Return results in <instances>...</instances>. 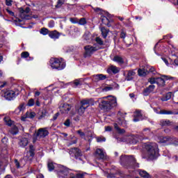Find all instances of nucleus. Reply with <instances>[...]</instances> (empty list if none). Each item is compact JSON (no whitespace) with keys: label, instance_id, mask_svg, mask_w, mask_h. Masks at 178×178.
I'll return each instance as SVG.
<instances>
[{"label":"nucleus","instance_id":"obj_1","mask_svg":"<svg viewBox=\"0 0 178 178\" xmlns=\"http://www.w3.org/2000/svg\"><path fill=\"white\" fill-rule=\"evenodd\" d=\"M144 152L142 154V158L144 159H156L159 155V149L158 145L155 143H147L143 146Z\"/></svg>","mask_w":178,"mask_h":178},{"label":"nucleus","instance_id":"obj_2","mask_svg":"<svg viewBox=\"0 0 178 178\" xmlns=\"http://www.w3.org/2000/svg\"><path fill=\"white\" fill-rule=\"evenodd\" d=\"M98 102H99V108L105 112L111 111V108L118 106V100L116 99V97L113 96H107L100 98L98 99Z\"/></svg>","mask_w":178,"mask_h":178},{"label":"nucleus","instance_id":"obj_3","mask_svg":"<svg viewBox=\"0 0 178 178\" xmlns=\"http://www.w3.org/2000/svg\"><path fill=\"white\" fill-rule=\"evenodd\" d=\"M120 163L122 166L126 169H135L139 168L138 163H136V159L133 156L122 155L120 159Z\"/></svg>","mask_w":178,"mask_h":178},{"label":"nucleus","instance_id":"obj_4","mask_svg":"<svg viewBox=\"0 0 178 178\" xmlns=\"http://www.w3.org/2000/svg\"><path fill=\"white\" fill-rule=\"evenodd\" d=\"M84 175L86 173H79L76 174V177H74V174L70 170L62 165H60L58 171V177L59 178H84Z\"/></svg>","mask_w":178,"mask_h":178},{"label":"nucleus","instance_id":"obj_5","mask_svg":"<svg viewBox=\"0 0 178 178\" xmlns=\"http://www.w3.org/2000/svg\"><path fill=\"white\" fill-rule=\"evenodd\" d=\"M49 63L52 69H56L57 70H63L66 67V63L63 58H51Z\"/></svg>","mask_w":178,"mask_h":178},{"label":"nucleus","instance_id":"obj_6","mask_svg":"<svg viewBox=\"0 0 178 178\" xmlns=\"http://www.w3.org/2000/svg\"><path fill=\"white\" fill-rule=\"evenodd\" d=\"M168 80L173 81V80H175V78L170 76L163 75L162 78H156V84L160 86L161 87H165V83H166V81H168Z\"/></svg>","mask_w":178,"mask_h":178},{"label":"nucleus","instance_id":"obj_7","mask_svg":"<svg viewBox=\"0 0 178 178\" xmlns=\"http://www.w3.org/2000/svg\"><path fill=\"white\" fill-rule=\"evenodd\" d=\"M35 151V148H34V146L30 145L29 151L26 152V156H24V159L25 161H33V158H34V156L35 155V153L34 152Z\"/></svg>","mask_w":178,"mask_h":178},{"label":"nucleus","instance_id":"obj_8","mask_svg":"<svg viewBox=\"0 0 178 178\" xmlns=\"http://www.w3.org/2000/svg\"><path fill=\"white\" fill-rule=\"evenodd\" d=\"M84 49H85L84 57L88 58V56H91V55H92V54H94V52L97 51V47L88 45L84 47Z\"/></svg>","mask_w":178,"mask_h":178},{"label":"nucleus","instance_id":"obj_9","mask_svg":"<svg viewBox=\"0 0 178 178\" xmlns=\"http://www.w3.org/2000/svg\"><path fill=\"white\" fill-rule=\"evenodd\" d=\"M30 10H31L29 7H26L25 8V10L23 9V8H19V12H20L19 16H20V17L22 18V19H25L26 20L29 19V13H30Z\"/></svg>","mask_w":178,"mask_h":178},{"label":"nucleus","instance_id":"obj_10","mask_svg":"<svg viewBox=\"0 0 178 178\" xmlns=\"http://www.w3.org/2000/svg\"><path fill=\"white\" fill-rule=\"evenodd\" d=\"M48 134H49V132H48L47 128H40L38 130L36 136L39 137V138H44V137H47Z\"/></svg>","mask_w":178,"mask_h":178},{"label":"nucleus","instance_id":"obj_11","mask_svg":"<svg viewBox=\"0 0 178 178\" xmlns=\"http://www.w3.org/2000/svg\"><path fill=\"white\" fill-rule=\"evenodd\" d=\"M95 104L94 99H84L81 101V104L82 106H85V108H88V106H93Z\"/></svg>","mask_w":178,"mask_h":178},{"label":"nucleus","instance_id":"obj_12","mask_svg":"<svg viewBox=\"0 0 178 178\" xmlns=\"http://www.w3.org/2000/svg\"><path fill=\"white\" fill-rule=\"evenodd\" d=\"M70 109H72V106L67 104H64L60 107V111L63 115H67L70 112Z\"/></svg>","mask_w":178,"mask_h":178},{"label":"nucleus","instance_id":"obj_13","mask_svg":"<svg viewBox=\"0 0 178 178\" xmlns=\"http://www.w3.org/2000/svg\"><path fill=\"white\" fill-rule=\"evenodd\" d=\"M69 154L71 156L79 158V156H81V150L77 147H74L70 150Z\"/></svg>","mask_w":178,"mask_h":178},{"label":"nucleus","instance_id":"obj_14","mask_svg":"<svg viewBox=\"0 0 178 178\" xmlns=\"http://www.w3.org/2000/svg\"><path fill=\"white\" fill-rule=\"evenodd\" d=\"M154 111L156 113L159 115H178V113L173 112L172 111L161 110L158 111V108H154Z\"/></svg>","mask_w":178,"mask_h":178},{"label":"nucleus","instance_id":"obj_15","mask_svg":"<svg viewBox=\"0 0 178 178\" xmlns=\"http://www.w3.org/2000/svg\"><path fill=\"white\" fill-rule=\"evenodd\" d=\"M19 147L22 148H24L29 145V138L26 137H22L19 139V141L18 143Z\"/></svg>","mask_w":178,"mask_h":178},{"label":"nucleus","instance_id":"obj_16","mask_svg":"<svg viewBox=\"0 0 178 178\" xmlns=\"http://www.w3.org/2000/svg\"><path fill=\"white\" fill-rule=\"evenodd\" d=\"M35 117V113L34 112H26V115L21 118L22 122H26V119H33Z\"/></svg>","mask_w":178,"mask_h":178},{"label":"nucleus","instance_id":"obj_17","mask_svg":"<svg viewBox=\"0 0 178 178\" xmlns=\"http://www.w3.org/2000/svg\"><path fill=\"white\" fill-rule=\"evenodd\" d=\"M96 158L97 159H106L105 152L101 149H97L96 150Z\"/></svg>","mask_w":178,"mask_h":178},{"label":"nucleus","instance_id":"obj_18","mask_svg":"<svg viewBox=\"0 0 178 178\" xmlns=\"http://www.w3.org/2000/svg\"><path fill=\"white\" fill-rule=\"evenodd\" d=\"M15 96L16 93L13 90L6 92L4 95L6 99H8V101H10L12 99L15 98Z\"/></svg>","mask_w":178,"mask_h":178},{"label":"nucleus","instance_id":"obj_19","mask_svg":"<svg viewBox=\"0 0 178 178\" xmlns=\"http://www.w3.org/2000/svg\"><path fill=\"white\" fill-rule=\"evenodd\" d=\"M143 115L141 114V111H136L134 113V122H140V120H142Z\"/></svg>","mask_w":178,"mask_h":178},{"label":"nucleus","instance_id":"obj_20","mask_svg":"<svg viewBox=\"0 0 178 178\" xmlns=\"http://www.w3.org/2000/svg\"><path fill=\"white\" fill-rule=\"evenodd\" d=\"M154 90H155V86L154 85L149 86L148 88H147L146 89L144 90L143 95H145V97L149 95L150 92H152V91H154Z\"/></svg>","mask_w":178,"mask_h":178},{"label":"nucleus","instance_id":"obj_21","mask_svg":"<svg viewBox=\"0 0 178 178\" xmlns=\"http://www.w3.org/2000/svg\"><path fill=\"white\" fill-rule=\"evenodd\" d=\"M106 79V75H104L102 74H99L93 76V80L96 83H98V81H101V80H105Z\"/></svg>","mask_w":178,"mask_h":178},{"label":"nucleus","instance_id":"obj_22","mask_svg":"<svg viewBox=\"0 0 178 178\" xmlns=\"http://www.w3.org/2000/svg\"><path fill=\"white\" fill-rule=\"evenodd\" d=\"M56 166H58V169L56 170L57 172V175H58V172L59 170V168L61 165H58L56 164H54V163H52V161H49V163L47 164V167H48L49 172H52V170H54V169H55V168H56Z\"/></svg>","mask_w":178,"mask_h":178},{"label":"nucleus","instance_id":"obj_23","mask_svg":"<svg viewBox=\"0 0 178 178\" xmlns=\"http://www.w3.org/2000/svg\"><path fill=\"white\" fill-rule=\"evenodd\" d=\"M49 37H50V38H52L53 40H58V38L60 37V33H59V32L56 31H53L49 33Z\"/></svg>","mask_w":178,"mask_h":178},{"label":"nucleus","instance_id":"obj_24","mask_svg":"<svg viewBox=\"0 0 178 178\" xmlns=\"http://www.w3.org/2000/svg\"><path fill=\"white\" fill-rule=\"evenodd\" d=\"M134 76H136V72H134V70H129L127 72L126 80L127 81H130L133 80V77H134Z\"/></svg>","mask_w":178,"mask_h":178},{"label":"nucleus","instance_id":"obj_25","mask_svg":"<svg viewBox=\"0 0 178 178\" xmlns=\"http://www.w3.org/2000/svg\"><path fill=\"white\" fill-rule=\"evenodd\" d=\"M108 73L110 72H112V73H113L114 74H116L118 73H119V72H120V68L114 66V65H111V67H109L108 70Z\"/></svg>","mask_w":178,"mask_h":178},{"label":"nucleus","instance_id":"obj_26","mask_svg":"<svg viewBox=\"0 0 178 178\" xmlns=\"http://www.w3.org/2000/svg\"><path fill=\"white\" fill-rule=\"evenodd\" d=\"M24 111V104H21L17 108L15 109V115H20L22 112Z\"/></svg>","mask_w":178,"mask_h":178},{"label":"nucleus","instance_id":"obj_27","mask_svg":"<svg viewBox=\"0 0 178 178\" xmlns=\"http://www.w3.org/2000/svg\"><path fill=\"white\" fill-rule=\"evenodd\" d=\"M138 172H139V175L141 177L151 178V175H149V174H148V172H147V171L143 170H139Z\"/></svg>","mask_w":178,"mask_h":178},{"label":"nucleus","instance_id":"obj_28","mask_svg":"<svg viewBox=\"0 0 178 178\" xmlns=\"http://www.w3.org/2000/svg\"><path fill=\"white\" fill-rule=\"evenodd\" d=\"M21 58L24 59H27V58H29V59H27V60H33V58L30 57V53H29V51H23L21 54Z\"/></svg>","mask_w":178,"mask_h":178},{"label":"nucleus","instance_id":"obj_29","mask_svg":"<svg viewBox=\"0 0 178 178\" xmlns=\"http://www.w3.org/2000/svg\"><path fill=\"white\" fill-rule=\"evenodd\" d=\"M148 73V70L145 68H140L138 70V74L140 76H145V75Z\"/></svg>","mask_w":178,"mask_h":178},{"label":"nucleus","instance_id":"obj_30","mask_svg":"<svg viewBox=\"0 0 178 178\" xmlns=\"http://www.w3.org/2000/svg\"><path fill=\"white\" fill-rule=\"evenodd\" d=\"M113 60L114 62H117V63H119V65H123L124 63V61L123 60V58L119 56H115Z\"/></svg>","mask_w":178,"mask_h":178},{"label":"nucleus","instance_id":"obj_31","mask_svg":"<svg viewBox=\"0 0 178 178\" xmlns=\"http://www.w3.org/2000/svg\"><path fill=\"white\" fill-rule=\"evenodd\" d=\"M101 31L102 37L106 38V37H108V34L109 33V29H106L105 27H102Z\"/></svg>","mask_w":178,"mask_h":178},{"label":"nucleus","instance_id":"obj_32","mask_svg":"<svg viewBox=\"0 0 178 178\" xmlns=\"http://www.w3.org/2000/svg\"><path fill=\"white\" fill-rule=\"evenodd\" d=\"M114 129H116L119 134H124V133H126V131L124 129H120L119 125H118L116 123L114 124Z\"/></svg>","mask_w":178,"mask_h":178},{"label":"nucleus","instance_id":"obj_33","mask_svg":"<svg viewBox=\"0 0 178 178\" xmlns=\"http://www.w3.org/2000/svg\"><path fill=\"white\" fill-rule=\"evenodd\" d=\"M172 122H170V120H161L160 121L161 126H170Z\"/></svg>","mask_w":178,"mask_h":178},{"label":"nucleus","instance_id":"obj_34","mask_svg":"<svg viewBox=\"0 0 178 178\" xmlns=\"http://www.w3.org/2000/svg\"><path fill=\"white\" fill-rule=\"evenodd\" d=\"M101 20L103 24H105L106 26H108L109 27V19L105 17V16H102L101 17Z\"/></svg>","mask_w":178,"mask_h":178},{"label":"nucleus","instance_id":"obj_35","mask_svg":"<svg viewBox=\"0 0 178 178\" xmlns=\"http://www.w3.org/2000/svg\"><path fill=\"white\" fill-rule=\"evenodd\" d=\"M4 122L7 126H12V124H13V121H12L9 117L4 118Z\"/></svg>","mask_w":178,"mask_h":178},{"label":"nucleus","instance_id":"obj_36","mask_svg":"<svg viewBox=\"0 0 178 178\" xmlns=\"http://www.w3.org/2000/svg\"><path fill=\"white\" fill-rule=\"evenodd\" d=\"M10 133L13 134V136H16V134L19 133V129L17 127H14L10 130Z\"/></svg>","mask_w":178,"mask_h":178},{"label":"nucleus","instance_id":"obj_37","mask_svg":"<svg viewBox=\"0 0 178 178\" xmlns=\"http://www.w3.org/2000/svg\"><path fill=\"white\" fill-rule=\"evenodd\" d=\"M159 143H161V144H168L169 138H168V137H161V138H160Z\"/></svg>","mask_w":178,"mask_h":178},{"label":"nucleus","instance_id":"obj_38","mask_svg":"<svg viewBox=\"0 0 178 178\" xmlns=\"http://www.w3.org/2000/svg\"><path fill=\"white\" fill-rule=\"evenodd\" d=\"M86 109H87V107L81 106L78 109L79 115H83L86 112Z\"/></svg>","mask_w":178,"mask_h":178},{"label":"nucleus","instance_id":"obj_39","mask_svg":"<svg viewBox=\"0 0 178 178\" xmlns=\"http://www.w3.org/2000/svg\"><path fill=\"white\" fill-rule=\"evenodd\" d=\"M81 84H83V82H81L80 79H76L74 81L73 87L76 88V87H79V86H81Z\"/></svg>","mask_w":178,"mask_h":178},{"label":"nucleus","instance_id":"obj_40","mask_svg":"<svg viewBox=\"0 0 178 178\" xmlns=\"http://www.w3.org/2000/svg\"><path fill=\"white\" fill-rule=\"evenodd\" d=\"M151 130L149 129H145L143 131V135L145 136V137H147L148 136H151Z\"/></svg>","mask_w":178,"mask_h":178},{"label":"nucleus","instance_id":"obj_41","mask_svg":"<svg viewBox=\"0 0 178 178\" xmlns=\"http://www.w3.org/2000/svg\"><path fill=\"white\" fill-rule=\"evenodd\" d=\"M172 98V93H167L165 95V97L162 98L161 101L165 102V101H169Z\"/></svg>","mask_w":178,"mask_h":178},{"label":"nucleus","instance_id":"obj_42","mask_svg":"<svg viewBox=\"0 0 178 178\" xmlns=\"http://www.w3.org/2000/svg\"><path fill=\"white\" fill-rule=\"evenodd\" d=\"M96 140H97V143H104V142L106 141V138H105V137H104V136L97 137Z\"/></svg>","mask_w":178,"mask_h":178},{"label":"nucleus","instance_id":"obj_43","mask_svg":"<svg viewBox=\"0 0 178 178\" xmlns=\"http://www.w3.org/2000/svg\"><path fill=\"white\" fill-rule=\"evenodd\" d=\"M40 33V34H42V35H47V34H48V33H49V31L46 28H42V29H41Z\"/></svg>","mask_w":178,"mask_h":178},{"label":"nucleus","instance_id":"obj_44","mask_svg":"<svg viewBox=\"0 0 178 178\" xmlns=\"http://www.w3.org/2000/svg\"><path fill=\"white\" fill-rule=\"evenodd\" d=\"M95 41L97 44H99V45H104V41H102V39H101L100 38H96Z\"/></svg>","mask_w":178,"mask_h":178},{"label":"nucleus","instance_id":"obj_45","mask_svg":"<svg viewBox=\"0 0 178 178\" xmlns=\"http://www.w3.org/2000/svg\"><path fill=\"white\" fill-rule=\"evenodd\" d=\"M76 133H77V134H79V136H80V137H81V138H83V137L86 136V134L84 132H83V131H81V129L76 131Z\"/></svg>","mask_w":178,"mask_h":178},{"label":"nucleus","instance_id":"obj_46","mask_svg":"<svg viewBox=\"0 0 178 178\" xmlns=\"http://www.w3.org/2000/svg\"><path fill=\"white\" fill-rule=\"evenodd\" d=\"M148 81L150 84H156V78H149Z\"/></svg>","mask_w":178,"mask_h":178},{"label":"nucleus","instance_id":"obj_47","mask_svg":"<svg viewBox=\"0 0 178 178\" xmlns=\"http://www.w3.org/2000/svg\"><path fill=\"white\" fill-rule=\"evenodd\" d=\"M79 23L81 25V26H84V24H87V21L86 20V18H81V19H79Z\"/></svg>","mask_w":178,"mask_h":178},{"label":"nucleus","instance_id":"obj_48","mask_svg":"<svg viewBox=\"0 0 178 178\" xmlns=\"http://www.w3.org/2000/svg\"><path fill=\"white\" fill-rule=\"evenodd\" d=\"M28 106H34V99H30L27 103Z\"/></svg>","mask_w":178,"mask_h":178},{"label":"nucleus","instance_id":"obj_49","mask_svg":"<svg viewBox=\"0 0 178 178\" xmlns=\"http://www.w3.org/2000/svg\"><path fill=\"white\" fill-rule=\"evenodd\" d=\"M118 122L121 125L123 126L124 127L126 126V121L123 120L122 121L121 118H118Z\"/></svg>","mask_w":178,"mask_h":178},{"label":"nucleus","instance_id":"obj_50","mask_svg":"<svg viewBox=\"0 0 178 178\" xmlns=\"http://www.w3.org/2000/svg\"><path fill=\"white\" fill-rule=\"evenodd\" d=\"M63 3H65V0H58V3H57V5L56 6V8H60V6H61Z\"/></svg>","mask_w":178,"mask_h":178},{"label":"nucleus","instance_id":"obj_51","mask_svg":"<svg viewBox=\"0 0 178 178\" xmlns=\"http://www.w3.org/2000/svg\"><path fill=\"white\" fill-rule=\"evenodd\" d=\"M127 113H125L124 114H123V113H122V111H118V116L119 118H122V119H124V116H126Z\"/></svg>","mask_w":178,"mask_h":178},{"label":"nucleus","instance_id":"obj_52","mask_svg":"<svg viewBox=\"0 0 178 178\" xmlns=\"http://www.w3.org/2000/svg\"><path fill=\"white\" fill-rule=\"evenodd\" d=\"M73 140L69 144V145H73V144H77V138L73 137L72 138Z\"/></svg>","mask_w":178,"mask_h":178},{"label":"nucleus","instance_id":"obj_53","mask_svg":"<svg viewBox=\"0 0 178 178\" xmlns=\"http://www.w3.org/2000/svg\"><path fill=\"white\" fill-rule=\"evenodd\" d=\"M7 84L8 83L6 81L0 82V90H2V88H3V87H5Z\"/></svg>","mask_w":178,"mask_h":178},{"label":"nucleus","instance_id":"obj_54","mask_svg":"<svg viewBox=\"0 0 178 178\" xmlns=\"http://www.w3.org/2000/svg\"><path fill=\"white\" fill-rule=\"evenodd\" d=\"M64 125L66 126L67 127H69L70 126V120H66V121L64 122Z\"/></svg>","mask_w":178,"mask_h":178},{"label":"nucleus","instance_id":"obj_55","mask_svg":"<svg viewBox=\"0 0 178 178\" xmlns=\"http://www.w3.org/2000/svg\"><path fill=\"white\" fill-rule=\"evenodd\" d=\"M45 116H46L45 113H42V115H39V116L38 117V119L39 120H41L42 119H44V118H45Z\"/></svg>","mask_w":178,"mask_h":178},{"label":"nucleus","instance_id":"obj_56","mask_svg":"<svg viewBox=\"0 0 178 178\" xmlns=\"http://www.w3.org/2000/svg\"><path fill=\"white\" fill-rule=\"evenodd\" d=\"M6 5H7V6H12V0H6Z\"/></svg>","mask_w":178,"mask_h":178},{"label":"nucleus","instance_id":"obj_57","mask_svg":"<svg viewBox=\"0 0 178 178\" xmlns=\"http://www.w3.org/2000/svg\"><path fill=\"white\" fill-rule=\"evenodd\" d=\"M15 166H17V168H20V163H19V161H17V159L15 160Z\"/></svg>","mask_w":178,"mask_h":178},{"label":"nucleus","instance_id":"obj_58","mask_svg":"<svg viewBox=\"0 0 178 178\" xmlns=\"http://www.w3.org/2000/svg\"><path fill=\"white\" fill-rule=\"evenodd\" d=\"M105 131H112V127L111 126L105 127Z\"/></svg>","mask_w":178,"mask_h":178},{"label":"nucleus","instance_id":"obj_59","mask_svg":"<svg viewBox=\"0 0 178 178\" xmlns=\"http://www.w3.org/2000/svg\"><path fill=\"white\" fill-rule=\"evenodd\" d=\"M55 26V22L54 21H50L49 23V27H54Z\"/></svg>","mask_w":178,"mask_h":178},{"label":"nucleus","instance_id":"obj_60","mask_svg":"<svg viewBox=\"0 0 178 178\" xmlns=\"http://www.w3.org/2000/svg\"><path fill=\"white\" fill-rule=\"evenodd\" d=\"M95 12H96L97 13H101V12L102 11V10H101V8H94Z\"/></svg>","mask_w":178,"mask_h":178},{"label":"nucleus","instance_id":"obj_61","mask_svg":"<svg viewBox=\"0 0 178 178\" xmlns=\"http://www.w3.org/2000/svg\"><path fill=\"white\" fill-rule=\"evenodd\" d=\"M8 13H9V15H10V16H15V13H13L12 10H9V9H6Z\"/></svg>","mask_w":178,"mask_h":178},{"label":"nucleus","instance_id":"obj_62","mask_svg":"<svg viewBox=\"0 0 178 178\" xmlns=\"http://www.w3.org/2000/svg\"><path fill=\"white\" fill-rule=\"evenodd\" d=\"M120 38H126V33H124V31H122L120 33Z\"/></svg>","mask_w":178,"mask_h":178},{"label":"nucleus","instance_id":"obj_63","mask_svg":"<svg viewBox=\"0 0 178 178\" xmlns=\"http://www.w3.org/2000/svg\"><path fill=\"white\" fill-rule=\"evenodd\" d=\"M149 71L151 73H154V72H155V67H151L149 69Z\"/></svg>","mask_w":178,"mask_h":178},{"label":"nucleus","instance_id":"obj_64","mask_svg":"<svg viewBox=\"0 0 178 178\" xmlns=\"http://www.w3.org/2000/svg\"><path fill=\"white\" fill-rule=\"evenodd\" d=\"M36 178H44V175L42 174H39L37 175Z\"/></svg>","mask_w":178,"mask_h":178}]
</instances>
